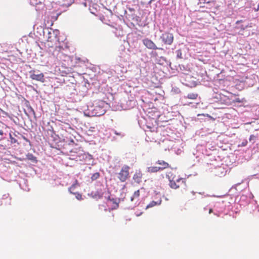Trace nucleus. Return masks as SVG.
<instances>
[{"instance_id":"20","label":"nucleus","mask_w":259,"mask_h":259,"mask_svg":"<svg viewBox=\"0 0 259 259\" xmlns=\"http://www.w3.org/2000/svg\"><path fill=\"white\" fill-rule=\"evenodd\" d=\"M177 56L180 58H182V53L180 51H178Z\"/></svg>"},{"instance_id":"25","label":"nucleus","mask_w":259,"mask_h":259,"mask_svg":"<svg viewBox=\"0 0 259 259\" xmlns=\"http://www.w3.org/2000/svg\"><path fill=\"white\" fill-rule=\"evenodd\" d=\"M212 212V209H211V208L209 209V213H211Z\"/></svg>"},{"instance_id":"2","label":"nucleus","mask_w":259,"mask_h":259,"mask_svg":"<svg viewBox=\"0 0 259 259\" xmlns=\"http://www.w3.org/2000/svg\"><path fill=\"white\" fill-rule=\"evenodd\" d=\"M160 39L164 44L170 45L174 41V35L172 33L165 32L160 36Z\"/></svg>"},{"instance_id":"18","label":"nucleus","mask_w":259,"mask_h":259,"mask_svg":"<svg viewBox=\"0 0 259 259\" xmlns=\"http://www.w3.org/2000/svg\"><path fill=\"white\" fill-rule=\"evenodd\" d=\"M256 139V136H255L253 135H250V136L249 137V141L251 142L253 141V143H254Z\"/></svg>"},{"instance_id":"3","label":"nucleus","mask_w":259,"mask_h":259,"mask_svg":"<svg viewBox=\"0 0 259 259\" xmlns=\"http://www.w3.org/2000/svg\"><path fill=\"white\" fill-rule=\"evenodd\" d=\"M119 200L111 198L109 196L107 198V204L109 206V210L116 209L119 207Z\"/></svg>"},{"instance_id":"21","label":"nucleus","mask_w":259,"mask_h":259,"mask_svg":"<svg viewBox=\"0 0 259 259\" xmlns=\"http://www.w3.org/2000/svg\"><path fill=\"white\" fill-rule=\"evenodd\" d=\"M4 133L3 131H0V140L3 138Z\"/></svg>"},{"instance_id":"13","label":"nucleus","mask_w":259,"mask_h":259,"mask_svg":"<svg viewBox=\"0 0 259 259\" xmlns=\"http://www.w3.org/2000/svg\"><path fill=\"white\" fill-rule=\"evenodd\" d=\"M93 197L96 199H100L103 197V193L101 190H98L94 193H93Z\"/></svg>"},{"instance_id":"7","label":"nucleus","mask_w":259,"mask_h":259,"mask_svg":"<svg viewBox=\"0 0 259 259\" xmlns=\"http://www.w3.org/2000/svg\"><path fill=\"white\" fill-rule=\"evenodd\" d=\"M143 174L140 171H136L133 176L135 182L139 184L142 182Z\"/></svg>"},{"instance_id":"4","label":"nucleus","mask_w":259,"mask_h":259,"mask_svg":"<svg viewBox=\"0 0 259 259\" xmlns=\"http://www.w3.org/2000/svg\"><path fill=\"white\" fill-rule=\"evenodd\" d=\"M143 45L148 49L150 50H162V48L157 47L155 44L150 39L148 38H144L142 40Z\"/></svg>"},{"instance_id":"8","label":"nucleus","mask_w":259,"mask_h":259,"mask_svg":"<svg viewBox=\"0 0 259 259\" xmlns=\"http://www.w3.org/2000/svg\"><path fill=\"white\" fill-rule=\"evenodd\" d=\"M156 163V164L160 165L159 167L160 168L161 170H163L170 166L169 164L167 162L162 160H158Z\"/></svg>"},{"instance_id":"23","label":"nucleus","mask_w":259,"mask_h":259,"mask_svg":"<svg viewBox=\"0 0 259 259\" xmlns=\"http://www.w3.org/2000/svg\"><path fill=\"white\" fill-rule=\"evenodd\" d=\"M234 101H235V102H237V103H241V102H242L241 100H240L239 98H236V99H235V100H234Z\"/></svg>"},{"instance_id":"24","label":"nucleus","mask_w":259,"mask_h":259,"mask_svg":"<svg viewBox=\"0 0 259 259\" xmlns=\"http://www.w3.org/2000/svg\"><path fill=\"white\" fill-rule=\"evenodd\" d=\"M76 198L77 199L80 200L82 199V196L81 195L78 194L76 196Z\"/></svg>"},{"instance_id":"15","label":"nucleus","mask_w":259,"mask_h":259,"mask_svg":"<svg viewBox=\"0 0 259 259\" xmlns=\"http://www.w3.org/2000/svg\"><path fill=\"white\" fill-rule=\"evenodd\" d=\"M27 159L32 161L33 162H37L36 158L32 154H29L27 155Z\"/></svg>"},{"instance_id":"26","label":"nucleus","mask_w":259,"mask_h":259,"mask_svg":"<svg viewBox=\"0 0 259 259\" xmlns=\"http://www.w3.org/2000/svg\"><path fill=\"white\" fill-rule=\"evenodd\" d=\"M9 148L8 146H5L4 147V149H7V148Z\"/></svg>"},{"instance_id":"1","label":"nucleus","mask_w":259,"mask_h":259,"mask_svg":"<svg viewBox=\"0 0 259 259\" xmlns=\"http://www.w3.org/2000/svg\"><path fill=\"white\" fill-rule=\"evenodd\" d=\"M130 167L127 165H123L118 174V178L121 182H124L129 177Z\"/></svg>"},{"instance_id":"10","label":"nucleus","mask_w":259,"mask_h":259,"mask_svg":"<svg viewBox=\"0 0 259 259\" xmlns=\"http://www.w3.org/2000/svg\"><path fill=\"white\" fill-rule=\"evenodd\" d=\"M140 195V192L139 190L135 191L133 195L131 197V201H136V202H138L139 200Z\"/></svg>"},{"instance_id":"22","label":"nucleus","mask_w":259,"mask_h":259,"mask_svg":"<svg viewBox=\"0 0 259 259\" xmlns=\"http://www.w3.org/2000/svg\"><path fill=\"white\" fill-rule=\"evenodd\" d=\"M247 140H244V141H243V142L242 143V144H241V145L242 146H246V145H247Z\"/></svg>"},{"instance_id":"16","label":"nucleus","mask_w":259,"mask_h":259,"mask_svg":"<svg viewBox=\"0 0 259 259\" xmlns=\"http://www.w3.org/2000/svg\"><path fill=\"white\" fill-rule=\"evenodd\" d=\"M100 177V173L98 172H97L94 174L92 175L91 177V179L92 181H95L97 179H98Z\"/></svg>"},{"instance_id":"12","label":"nucleus","mask_w":259,"mask_h":259,"mask_svg":"<svg viewBox=\"0 0 259 259\" xmlns=\"http://www.w3.org/2000/svg\"><path fill=\"white\" fill-rule=\"evenodd\" d=\"M9 137L10 139V141L11 144H15L17 143L18 144V142L17 140L15 138V137H16V135L15 133H13V134L11 133L9 134Z\"/></svg>"},{"instance_id":"6","label":"nucleus","mask_w":259,"mask_h":259,"mask_svg":"<svg viewBox=\"0 0 259 259\" xmlns=\"http://www.w3.org/2000/svg\"><path fill=\"white\" fill-rule=\"evenodd\" d=\"M30 73V77L33 79L37 81H39L42 82H44V75L42 73H40L39 74H35V71L31 70L29 72Z\"/></svg>"},{"instance_id":"5","label":"nucleus","mask_w":259,"mask_h":259,"mask_svg":"<svg viewBox=\"0 0 259 259\" xmlns=\"http://www.w3.org/2000/svg\"><path fill=\"white\" fill-rule=\"evenodd\" d=\"M169 185L171 188L176 189L183 185H185V182L183 179H178L176 181L170 180Z\"/></svg>"},{"instance_id":"14","label":"nucleus","mask_w":259,"mask_h":259,"mask_svg":"<svg viewBox=\"0 0 259 259\" xmlns=\"http://www.w3.org/2000/svg\"><path fill=\"white\" fill-rule=\"evenodd\" d=\"M198 96V95L197 93H192L188 94L186 98L190 99L195 100L197 99Z\"/></svg>"},{"instance_id":"19","label":"nucleus","mask_w":259,"mask_h":259,"mask_svg":"<svg viewBox=\"0 0 259 259\" xmlns=\"http://www.w3.org/2000/svg\"><path fill=\"white\" fill-rule=\"evenodd\" d=\"M114 133L116 135H117V136H122L123 137V135H122V134L121 133H118L116 131H114Z\"/></svg>"},{"instance_id":"17","label":"nucleus","mask_w":259,"mask_h":259,"mask_svg":"<svg viewBox=\"0 0 259 259\" xmlns=\"http://www.w3.org/2000/svg\"><path fill=\"white\" fill-rule=\"evenodd\" d=\"M76 185H78L77 180H75V183L72 184V186L69 188V190L72 193V191H73Z\"/></svg>"},{"instance_id":"11","label":"nucleus","mask_w":259,"mask_h":259,"mask_svg":"<svg viewBox=\"0 0 259 259\" xmlns=\"http://www.w3.org/2000/svg\"><path fill=\"white\" fill-rule=\"evenodd\" d=\"M159 171H161L160 168H159V166H150L147 168V171L150 173L157 172Z\"/></svg>"},{"instance_id":"9","label":"nucleus","mask_w":259,"mask_h":259,"mask_svg":"<svg viewBox=\"0 0 259 259\" xmlns=\"http://www.w3.org/2000/svg\"><path fill=\"white\" fill-rule=\"evenodd\" d=\"M161 202L162 200L161 198L159 199L157 201H152L147 205L146 208L148 209L149 208H151L156 205H159L161 204Z\"/></svg>"}]
</instances>
